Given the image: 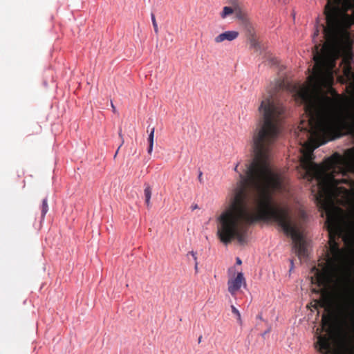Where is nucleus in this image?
<instances>
[{
  "mask_svg": "<svg viewBox=\"0 0 354 354\" xmlns=\"http://www.w3.org/2000/svg\"><path fill=\"white\" fill-rule=\"evenodd\" d=\"M269 62L272 64V65H277L278 64V60L277 59V58L275 57H271L269 59Z\"/></svg>",
  "mask_w": 354,
  "mask_h": 354,
  "instance_id": "2eb2a0df",
  "label": "nucleus"
},
{
  "mask_svg": "<svg viewBox=\"0 0 354 354\" xmlns=\"http://www.w3.org/2000/svg\"><path fill=\"white\" fill-rule=\"evenodd\" d=\"M236 260V263L238 265H241V264L242 261H241V260L239 257H237Z\"/></svg>",
  "mask_w": 354,
  "mask_h": 354,
  "instance_id": "aec40b11",
  "label": "nucleus"
},
{
  "mask_svg": "<svg viewBox=\"0 0 354 354\" xmlns=\"http://www.w3.org/2000/svg\"><path fill=\"white\" fill-rule=\"evenodd\" d=\"M290 272L294 268V262L292 259H290Z\"/></svg>",
  "mask_w": 354,
  "mask_h": 354,
  "instance_id": "f3484780",
  "label": "nucleus"
},
{
  "mask_svg": "<svg viewBox=\"0 0 354 354\" xmlns=\"http://www.w3.org/2000/svg\"><path fill=\"white\" fill-rule=\"evenodd\" d=\"M339 308L345 325L354 330V290H347L340 296Z\"/></svg>",
  "mask_w": 354,
  "mask_h": 354,
  "instance_id": "20e7f679",
  "label": "nucleus"
},
{
  "mask_svg": "<svg viewBox=\"0 0 354 354\" xmlns=\"http://www.w3.org/2000/svg\"><path fill=\"white\" fill-rule=\"evenodd\" d=\"M201 339H202V336H200V337H198V343H201Z\"/></svg>",
  "mask_w": 354,
  "mask_h": 354,
  "instance_id": "393cba45",
  "label": "nucleus"
},
{
  "mask_svg": "<svg viewBox=\"0 0 354 354\" xmlns=\"http://www.w3.org/2000/svg\"><path fill=\"white\" fill-rule=\"evenodd\" d=\"M302 216H305V212H302Z\"/></svg>",
  "mask_w": 354,
  "mask_h": 354,
  "instance_id": "a878e982",
  "label": "nucleus"
},
{
  "mask_svg": "<svg viewBox=\"0 0 354 354\" xmlns=\"http://www.w3.org/2000/svg\"><path fill=\"white\" fill-rule=\"evenodd\" d=\"M283 86V81L277 80L261 102V120L252 139L253 158L245 164L244 173L238 170L239 162L234 168L239 179L230 190L228 206L217 218V235L225 245L235 238L243 245L247 241L248 224L258 220H272L291 237L292 249L299 258L306 259L308 241L292 221L288 209L275 205L272 198V193L282 187L281 176L272 166L271 158L284 112L275 95Z\"/></svg>",
  "mask_w": 354,
  "mask_h": 354,
  "instance_id": "f257e3e1",
  "label": "nucleus"
},
{
  "mask_svg": "<svg viewBox=\"0 0 354 354\" xmlns=\"http://www.w3.org/2000/svg\"><path fill=\"white\" fill-rule=\"evenodd\" d=\"M189 254H191V255H192V258H193V259H194V263H195L196 261H197V254H196V252H194V251H191V252H189L187 254V255H189Z\"/></svg>",
  "mask_w": 354,
  "mask_h": 354,
  "instance_id": "4468645a",
  "label": "nucleus"
},
{
  "mask_svg": "<svg viewBox=\"0 0 354 354\" xmlns=\"http://www.w3.org/2000/svg\"><path fill=\"white\" fill-rule=\"evenodd\" d=\"M306 172L314 183V200L322 216L326 215L325 225L328 231H332L336 228L337 222L339 208L335 203L339 202V197H349L354 182L348 177L339 157L328 158L323 164L311 162Z\"/></svg>",
  "mask_w": 354,
  "mask_h": 354,
  "instance_id": "7ed1b4c3",
  "label": "nucleus"
},
{
  "mask_svg": "<svg viewBox=\"0 0 354 354\" xmlns=\"http://www.w3.org/2000/svg\"><path fill=\"white\" fill-rule=\"evenodd\" d=\"M233 12H234V10L232 7L225 6L223 9L222 12L221 13V18L225 19L228 15L232 14Z\"/></svg>",
  "mask_w": 354,
  "mask_h": 354,
  "instance_id": "9b49d317",
  "label": "nucleus"
},
{
  "mask_svg": "<svg viewBox=\"0 0 354 354\" xmlns=\"http://www.w3.org/2000/svg\"><path fill=\"white\" fill-rule=\"evenodd\" d=\"M231 310H232V313L236 315L238 322L240 324H241L242 319H241V315L239 310L233 305L231 306Z\"/></svg>",
  "mask_w": 354,
  "mask_h": 354,
  "instance_id": "f8f14e48",
  "label": "nucleus"
},
{
  "mask_svg": "<svg viewBox=\"0 0 354 354\" xmlns=\"http://www.w3.org/2000/svg\"><path fill=\"white\" fill-rule=\"evenodd\" d=\"M48 211V198H47V197H46L42 200V203H41V216L42 219L44 218Z\"/></svg>",
  "mask_w": 354,
  "mask_h": 354,
  "instance_id": "1a4fd4ad",
  "label": "nucleus"
},
{
  "mask_svg": "<svg viewBox=\"0 0 354 354\" xmlns=\"http://www.w3.org/2000/svg\"><path fill=\"white\" fill-rule=\"evenodd\" d=\"M154 131H155L154 127H152L149 131V137H148L149 147L147 148L148 153H151V152L153 151V143H154Z\"/></svg>",
  "mask_w": 354,
  "mask_h": 354,
  "instance_id": "6e6552de",
  "label": "nucleus"
},
{
  "mask_svg": "<svg viewBox=\"0 0 354 354\" xmlns=\"http://www.w3.org/2000/svg\"><path fill=\"white\" fill-rule=\"evenodd\" d=\"M151 19L153 27L154 29V32L157 34L158 32V24H157L156 20L155 15L153 13L151 14Z\"/></svg>",
  "mask_w": 354,
  "mask_h": 354,
  "instance_id": "ddd939ff",
  "label": "nucleus"
},
{
  "mask_svg": "<svg viewBox=\"0 0 354 354\" xmlns=\"http://www.w3.org/2000/svg\"><path fill=\"white\" fill-rule=\"evenodd\" d=\"M257 318L259 319H263L262 314L260 313V314L257 315Z\"/></svg>",
  "mask_w": 354,
  "mask_h": 354,
  "instance_id": "412c9836",
  "label": "nucleus"
},
{
  "mask_svg": "<svg viewBox=\"0 0 354 354\" xmlns=\"http://www.w3.org/2000/svg\"><path fill=\"white\" fill-rule=\"evenodd\" d=\"M202 176H203V172L200 171L199 173H198V178L199 182L201 183H203Z\"/></svg>",
  "mask_w": 354,
  "mask_h": 354,
  "instance_id": "dca6fc26",
  "label": "nucleus"
},
{
  "mask_svg": "<svg viewBox=\"0 0 354 354\" xmlns=\"http://www.w3.org/2000/svg\"><path fill=\"white\" fill-rule=\"evenodd\" d=\"M111 107H112V109H113V112H115V106H114V105H113V102H111Z\"/></svg>",
  "mask_w": 354,
  "mask_h": 354,
  "instance_id": "4be33fe9",
  "label": "nucleus"
},
{
  "mask_svg": "<svg viewBox=\"0 0 354 354\" xmlns=\"http://www.w3.org/2000/svg\"><path fill=\"white\" fill-rule=\"evenodd\" d=\"M197 207H198L197 205H192V210H194V209H196Z\"/></svg>",
  "mask_w": 354,
  "mask_h": 354,
  "instance_id": "5701e85b",
  "label": "nucleus"
},
{
  "mask_svg": "<svg viewBox=\"0 0 354 354\" xmlns=\"http://www.w3.org/2000/svg\"><path fill=\"white\" fill-rule=\"evenodd\" d=\"M120 147H121V145L118 147V150L115 151V155H114V158H115V157L116 156V155L118 154V151H119V149H120Z\"/></svg>",
  "mask_w": 354,
  "mask_h": 354,
  "instance_id": "b1692460",
  "label": "nucleus"
},
{
  "mask_svg": "<svg viewBox=\"0 0 354 354\" xmlns=\"http://www.w3.org/2000/svg\"><path fill=\"white\" fill-rule=\"evenodd\" d=\"M270 331V328H268L263 333H262V337H264L267 333H268Z\"/></svg>",
  "mask_w": 354,
  "mask_h": 354,
  "instance_id": "6ab92c4d",
  "label": "nucleus"
},
{
  "mask_svg": "<svg viewBox=\"0 0 354 354\" xmlns=\"http://www.w3.org/2000/svg\"><path fill=\"white\" fill-rule=\"evenodd\" d=\"M315 347L322 354H337L329 339L322 336L318 337Z\"/></svg>",
  "mask_w": 354,
  "mask_h": 354,
  "instance_id": "39448f33",
  "label": "nucleus"
},
{
  "mask_svg": "<svg viewBox=\"0 0 354 354\" xmlns=\"http://www.w3.org/2000/svg\"><path fill=\"white\" fill-rule=\"evenodd\" d=\"M245 286V279L243 272H239L234 279H230L227 282L228 291L231 295L239 290L242 285Z\"/></svg>",
  "mask_w": 354,
  "mask_h": 354,
  "instance_id": "423d86ee",
  "label": "nucleus"
},
{
  "mask_svg": "<svg viewBox=\"0 0 354 354\" xmlns=\"http://www.w3.org/2000/svg\"><path fill=\"white\" fill-rule=\"evenodd\" d=\"M145 196V203L147 207L150 205V199L151 197V190L149 186H147L144 190Z\"/></svg>",
  "mask_w": 354,
  "mask_h": 354,
  "instance_id": "9d476101",
  "label": "nucleus"
},
{
  "mask_svg": "<svg viewBox=\"0 0 354 354\" xmlns=\"http://www.w3.org/2000/svg\"><path fill=\"white\" fill-rule=\"evenodd\" d=\"M198 261H196L194 263V270H195L196 272H198Z\"/></svg>",
  "mask_w": 354,
  "mask_h": 354,
  "instance_id": "a211bd4d",
  "label": "nucleus"
},
{
  "mask_svg": "<svg viewBox=\"0 0 354 354\" xmlns=\"http://www.w3.org/2000/svg\"><path fill=\"white\" fill-rule=\"evenodd\" d=\"M239 36V32L236 30L225 31L214 38L216 43H221L225 40L231 41L236 39Z\"/></svg>",
  "mask_w": 354,
  "mask_h": 354,
  "instance_id": "0eeeda50",
  "label": "nucleus"
},
{
  "mask_svg": "<svg viewBox=\"0 0 354 354\" xmlns=\"http://www.w3.org/2000/svg\"><path fill=\"white\" fill-rule=\"evenodd\" d=\"M338 0H327L324 7L325 23H320L317 18L314 37L322 30L324 38L329 46H324L322 52L317 50L313 55L314 65L312 74L308 76V84L296 88L297 100L304 105L308 120L310 130L306 133V138L300 140L304 156L312 160L313 151L321 145L319 136L326 134L338 127L339 118L336 113L332 100L320 93L321 87L333 80L337 52L335 45L346 35L351 26L352 19L342 11Z\"/></svg>",
  "mask_w": 354,
  "mask_h": 354,
  "instance_id": "f03ea898",
  "label": "nucleus"
}]
</instances>
